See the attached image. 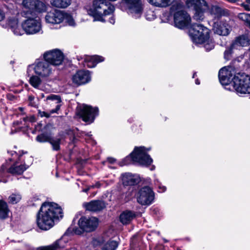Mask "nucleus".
Returning a JSON list of instances; mask_svg holds the SVG:
<instances>
[{
  "label": "nucleus",
  "mask_w": 250,
  "mask_h": 250,
  "mask_svg": "<svg viewBox=\"0 0 250 250\" xmlns=\"http://www.w3.org/2000/svg\"><path fill=\"white\" fill-rule=\"evenodd\" d=\"M177 0H147L151 5L159 8H166Z\"/></svg>",
  "instance_id": "obj_25"
},
{
  "label": "nucleus",
  "mask_w": 250,
  "mask_h": 250,
  "mask_svg": "<svg viewBox=\"0 0 250 250\" xmlns=\"http://www.w3.org/2000/svg\"><path fill=\"white\" fill-rule=\"evenodd\" d=\"M155 184L156 185L158 186L159 188V192H163L166 191V187L161 185V184L159 183V182L158 179H156L155 180Z\"/></svg>",
  "instance_id": "obj_43"
},
{
  "label": "nucleus",
  "mask_w": 250,
  "mask_h": 250,
  "mask_svg": "<svg viewBox=\"0 0 250 250\" xmlns=\"http://www.w3.org/2000/svg\"><path fill=\"white\" fill-rule=\"evenodd\" d=\"M6 169V167L3 165L0 169V182H5V181L2 179L3 177L5 175V174L7 173L5 171Z\"/></svg>",
  "instance_id": "obj_42"
},
{
  "label": "nucleus",
  "mask_w": 250,
  "mask_h": 250,
  "mask_svg": "<svg viewBox=\"0 0 250 250\" xmlns=\"http://www.w3.org/2000/svg\"><path fill=\"white\" fill-rule=\"evenodd\" d=\"M51 4L56 7L64 8L70 4V0H52Z\"/></svg>",
  "instance_id": "obj_32"
},
{
  "label": "nucleus",
  "mask_w": 250,
  "mask_h": 250,
  "mask_svg": "<svg viewBox=\"0 0 250 250\" xmlns=\"http://www.w3.org/2000/svg\"><path fill=\"white\" fill-rule=\"evenodd\" d=\"M195 83L196 84H200V81H199V80L198 79H196L195 80Z\"/></svg>",
  "instance_id": "obj_53"
},
{
  "label": "nucleus",
  "mask_w": 250,
  "mask_h": 250,
  "mask_svg": "<svg viewBox=\"0 0 250 250\" xmlns=\"http://www.w3.org/2000/svg\"><path fill=\"white\" fill-rule=\"evenodd\" d=\"M98 224V219L95 217L87 218L83 216L78 221L80 228H69L65 234H69L73 232L76 234H81L83 231L90 232L94 230Z\"/></svg>",
  "instance_id": "obj_3"
},
{
  "label": "nucleus",
  "mask_w": 250,
  "mask_h": 250,
  "mask_svg": "<svg viewBox=\"0 0 250 250\" xmlns=\"http://www.w3.org/2000/svg\"><path fill=\"white\" fill-rule=\"evenodd\" d=\"M246 1L248 4H250V0H246Z\"/></svg>",
  "instance_id": "obj_58"
},
{
  "label": "nucleus",
  "mask_w": 250,
  "mask_h": 250,
  "mask_svg": "<svg viewBox=\"0 0 250 250\" xmlns=\"http://www.w3.org/2000/svg\"><path fill=\"white\" fill-rule=\"evenodd\" d=\"M90 189V187H88L86 188L83 189V191L84 192H87Z\"/></svg>",
  "instance_id": "obj_52"
},
{
  "label": "nucleus",
  "mask_w": 250,
  "mask_h": 250,
  "mask_svg": "<svg viewBox=\"0 0 250 250\" xmlns=\"http://www.w3.org/2000/svg\"><path fill=\"white\" fill-rule=\"evenodd\" d=\"M187 5L195 11L193 19L196 21H202L204 19V10L203 6L207 5L205 0H187Z\"/></svg>",
  "instance_id": "obj_13"
},
{
  "label": "nucleus",
  "mask_w": 250,
  "mask_h": 250,
  "mask_svg": "<svg viewBox=\"0 0 250 250\" xmlns=\"http://www.w3.org/2000/svg\"><path fill=\"white\" fill-rule=\"evenodd\" d=\"M107 161L109 162V163L113 164L115 162V159L113 158H108L107 159Z\"/></svg>",
  "instance_id": "obj_49"
},
{
  "label": "nucleus",
  "mask_w": 250,
  "mask_h": 250,
  "mask_svg": "<svg viewBox=\"0 0 250 250\" xmlns=\"http://www.w3.org/2000/svg\"><path fill=\"white\" fill-rule=\"evenodd\" d=\"M46 101H48V104H55V108L49 110V112L38 111V114L41 117H45L47 118H49L51 115L54 113H58L61 106V97L57 95L51 94L46 97Z\"/></svg>",
  "instance_id": "obj_15"
},
{
  "label": "nucleus",
  "mask_w": 250,
  "mask_h": 250,
  "mask_svg": "<svg viewBox=\"0 0 250 250\" xmlns=\"http://www.w3.org/2000/svg\"><path fill=\"white\" fill-rule=\"evenodd\" d=\"M30 68H33L36 74L43 79L51 77L55 70V67L44 59L36 62L33 64L29 66L28 70Z\"/></svg>",
  "instance_id": "obj_6"
},
{
  "label": "nucleus",
  "mask_w": 250,
  "mask_h": 250,
  "mask_svg": "<svg viewBox=\"0 0 250 250\" xmlns=\"http://www.w3.org/2000/svg\"><path fill=\"white\" fill-rule=\"evenodd\" d=\"M65 241L64 240L63 238L57 240L52 245L42 247L38 248V250H60L63 249L65 247Z\"/></svg>",
  "instance_id": "obj_24"
},
{
  "label": "nucleus",
  "mask_w": 250,
  "mask_h": 250,
  "mask_svg": "<svg viewBox=\"0 0 250 250\" xmlns=\"http://www.w3.org/2000/svg\"><path fill=\"white\" fill-rule=\"evenodd\" d=\"M19 110H20L21 112H22L23 111V108L22 107H19Z\"/></svg>",
  "instance_id": "obj_57"
},
{
  "label": "nucleus",
  "mask_w": 250,
  "mask_h": 250,
  "mask_svg": "<svg viewBox=\"0 0 250 250\" xmlns=\"http://www.w3.org/2000/svg\"><path fill=\"white\" fill-rule=\"evenodd\" d=\"M104 239L103 237H98L94 238L92 241V244L94 247L100 246L104 243Z\"/></svg>",
  "instance_id": "obj_41"
},
{
  "label": "nucleus",
  "mask_w": 250,
  "mask_h": 250,
  "mask_svg": "<svg viewBox=\"0 0 250 250\" xmlns=\"http://www.w3.org/2000/svg\"><path fill=\"white\" fill-rule=\"evenodd\" d=\"M21 199V195L20 194H12L9 197L10 203L15 204L17 203Z\"/></svg>",
  "instance_id": "obj_37"
},
{
  "label": "nucleus",
  "mask_w": 250,
  "mask_h": 250,
  "mask_svg": "<svg viewBox=\"0 0 250 250\" xmlns=\"http://www.w3.org/2000/svg\"><path fill=\"white\" fill-rule=\"evenodd\" d=\"M238 18L245 22V25L250 29V14L242 13L238 15Z\"/></svg>",
  "instance_id": "obj_33"
},
{
  "label": "nucleus",
  "mask_w": 250,
  "mask_h": 250,
  "mask_svg": "<svg viewBox=\"0 0 250 250\" xmlns=\"http://www.w3.org/2000/svg\"><path fill=\"white\" fill-rule=\"evenodd\" d=\"M67 22L70 26H74L75 25V21L71 17H68L67 18Z\"/></svg>",
  "instance_id": "obj_45"
},
{
  "label": "nucleus",
  "mask_w": 250,
  "mask_h": 250,
  "mask_svg": "<svg viewBox=\"0 0 250 250\" xmlns=\"http://www.w3.org/2000/svg\"><path fill=\"white\" fill-rule=\"evenodd\" d=\"M248 44V38L245 36H242L236 39L234 42L232 43V47H236L237 46H245Z\"/></svg>",
  "instance_id": "obj_30"
},
{
  "label": "nucleus",
  "mask_w": 250,
  "mask_h": 250,
  "mask_svg": "<svg viewBox=\"0 0 250 250\" xmlns=\"http://www.w3.org/2000/svg\"><path fill=\"white\" fill-rule=\"evenodd\" d=\"M51 136L47 134L42 133L36 137V140L40 143L49 142Z\"/></svg>",
  "instance_id": "obj_36"
},
{
  "label": "nucleus",
  "mask_w": 250,
  "mask_h": 250,
  "mask_svg": "<svg viewBox=\"0 0 250 250\" xmlns=\"http://www.w3.org/2000/svg\"><path fill=\"white\" fill-rule=\"evenodd\" d=\"M214 48V44L212 43H206L205 44V48L207 51H210Z\"/></svg>",
  "instance_id": "obj_46"
},
{
  "label": "nucleus",
  "mask_w": 250,
  "mask_h": 250,
  "mask_svg": "<svg viewBox=\"0 0 250 250\" xmlns=\"http://www.w3.org/2000/svg\"><path fill=\"white\" fill-rule=\"evenodd\" d=\"M22 16H27L35 12H42L45 9L44 4L38 0H23Z\"/></svg>",
  "instance_id": "obj_11"
},
{
  "label": "nucleus",
  "mask_w": 250,
  "mask_h": 250,
  "mask_svg": "<svg viewBox=\"0 0 250 250\" xmlns=\"http://www.w3.org/2000/svg\"><path fill=\"white\" fill-rule=\"evenodd\" d=\"M8 153H10V155H13L14 154H16V152H13V151H11L10 152H9V151H8Z\"/></svg>",
  "instance_id": "obj_54"
},
{
  "label": "nucleus",
  "mask_w": 250,
  "mask_h": 250,
  "mask_svg": "<svg viewBox=\"0 0 250 250\" xmlns=\"http://www.w3.org/2000/svg\"><path fill=\"white\" fill-rule=\"evenodd\" d=\"M130 157H127L126 158H125V161H127V160L129 159Z\"/></svg>",
  "instance_id": "obj_60"
},
{
  "label": "nucleus",
  "mask_w": 250,
  "mask_h": 250,
  "mask_svg": "<svg viewBox=\"0 0 250 250\" xmlns=\"http://www.w3.org/2000/svg\"><path fill=\"white\" fill-rule=\"evenodd\" d=\"M12 31L14 33V34L17 36H21L24 34V31L23 30V29L22 28L21 29L20 27L18 26V25L14 27Z\"/></svg>",
  "instance_id": "obj_40"
},
{
  "label": "nucleus",
  "mask_w": 250,
  "mask_h": 250,
  "mask_svg": "<svg viewBox=\"0 0 250 250\" xmlns=\"http://www.w3.org/2000/svg\"><path fill=\"white\" fill-rule=\"evenodd\" d=\"M29 165H19L18 163L16 162L13 164L9 169L8 172L13 174H21L28 167Z\"/></svg>",
  "instance_id": "obj_26"
},
{
  "label": "nucleus",
  "mask_w": 250,
  "mask_h": 250,
  "mask_svg": "<svg viewBox=\"0 0 250 250\" xmlns=\"http://www.w3.org/2000/svg\"><path fill=\"white\" fill-rule=\"evenodd\" d=\"M34 96H33L32 95L29 96V97H28V100L29 101V104L32 106L35 107L36 106V104L34 103Z\"/></svg>",
  "instance_id": "obj_44"
},
{
  "label": "nucleus",
  "mask_w": 250,
  "mask_h": 250,
  "mask_svg": "<svg viewBox=\"0 0 250 250\" xmlns=\"http://www.w3.org/2000/svg\"><path fill=\"white\" fill-rule=\"evenodd\" d=\"M122 182L124 186H133L140 182V178L138 175L125 173L122 174Z\"/></svg>",
  "instance_id": "obj_23"
},
{
  "label": "nucleus",
  "mask_w": 250,
  "mask_h": 250,
  "mask_svg": "<svg viewBox=\"0 0 250 250\" xmlns=\"http://www.w3.org/2000/svg\"><path fill=\"white\" fill-rule=\"evenodd\" d=\"M43 58L55 67L62 63L64 56L60 50L55 49L45 52L43 54Z\"/></svg>",
  "instance_id": "obj_16"
},
{
  "label": "nucleus",
  "mask_w": 250,
  "mask_h": 250,
  "mask_svg": "<svg viewBox=\"0 0 250 250\" xmlns=\"http://www.w3.org/2000/svg\"><path fill=\"white\" fill-rule=\"evenodd\" d=\"M126 164H127V163L125 162L124 165H126Z\"/></svg>",
  "instance_id": "obj_64"
},
{
  "label": "nucleus",
  "mask_w": 250,
  "mask_h": 250,
  "mask_svg": "<svg viewBox=\"0 0 250 250\" xmlns=\"http://www.w3.org/2000/svg\"><path fill=\"white\" fill-rule=\"evenodd\" d=\"M109 21L110 22V23H112V24H114L115 23V19L113 17H111L110 19H109Z\"/></svg>",
  "instance_id": "obj_50"
},
{
  "label": "nucleus",
  "mask_w": 250,
  "mask_h": 250,
  "mask_svg": "<svg viewBox=\"0 0 250 250\" xmlns=\"http://www.w3.org/2000/svg\"><path fill=\"white\" fill-rule=\"evenodd\" d=\"M183 6L181 3H176L171 7L172 11L177 10L174 14V23L179 29L187 27L191 20L189 15L183 9Z\"/></svg>",
  "instance_id": "obj_4"
},
{
  "label": "nucleus",
  "mask_w": 250,
  "mask_h": 250,
  "mask_svg": "<svg viewBox=\"0 0 250 250\" xmlns=\"http://www.w3.org/2000/svg\"><path fill=\"white\" fill-rule=\"evenodd\" d=\"M236 70L233 66H228L222 68L219 71L218 77L222 85H229L233 82V77L237 74Z\"/></svg>",
  "instance_id": "obj_14"
},
{
  "label": "nucleus",
  "mask_w": 250,
  "mask_h": 250,
  "mask_svg": "<svg viewBox=\"0 0 250 250\" xmlns=\"http://www.w3.org/2000/svg\"><path fill=\"white\" fill-rule=\"evenodd\" d=\"M114 10V5L110 2L105 0H94L88 13L94 18V21L104 22L103 16L112 13Z\"/></svg>",
  "instance_id": "obj_2"
},
{
  "label": "nucleus",
  "mask_w": 250,
  "mask_h": 250,
  "mask_svg": "<svg viewBox=\"0 0 250 250\" xmlns=\"http://www.w3.org/2000/svg\"><path fill=\"white\" fill-rule=\"evenodd\" d=\"M235 47H232V44L224 52V58L226 60L230 59V57L232 53V50Z\"/></svg>",
  "instance_id": "obj_39"
},
{
  "label": "nucleus",
  "mask_w": 250,
  "mask_h": 250,
  "mask_svg": "<svg viewBox=\"0 0 250 250\" xmlns=\"http://www.w3.org/2000/svg\"><path fill=\"white\" fill-rule=\"evenodd\" d=\"M233 87L239 94L250 93V76L244 73H237L233 79Z\"/></svg>",
  "instance_id": "obj_7"
},
{
  "label": "nucleus",
  "mask_w": 250,
  "mask_h": 250,
  "mask_svg": "<svg viewBox=\"0 0 250 250\" xmlns=\"http://www.w3.org/2000/svg\"><path fill=\"white\" fill-rule=\"evenodd\" d=\"M189 34L192 41L195 43H206L209 37V29L201 24H193Z\"/></svg>",
  "instance_id": "obj_5"
},
{
  "label": "nucleus",
  "mask_w": 250,
  "mask_h": 250,
  "mask_svg": "<svg viewBox=\"0 0 250 250\" xmlns=\"http://www.w3.org/2000/svg\"><path fill=\"white\" fill-rule=\"evenodd\" d=\"M9 209L7 203L3 200H0V218L5 219L7 217Z\"/></svg>",
  "instance_id": "obj_31"
},
{
  "label": "nucleus",
  "mask_w": 250,
  "mask_h": 250,
  "mask_svg": "<svg viewBox=\"0 0 250 250\" xmlns=\"http://www.w3.org/2000/svg\"><path fill=\"white\" fill-rule=\"evenodd\" d=\"M83 206L86 210L92 212L100 211L106 207L105 203L102 200H93L84 203Z\"/></svg>",
  "instance_id": "obj_20"
},
{
  "label": "nucleus",
  "mask_w": 250,
  "mask_h": 250,
  "mask_svg": "<svg viewBox=\"0 0 250 250\" xmlns=\"http://www.w3.org/2000/svg\"><path fill=\"white\" fill-rule=\"evenodd\" d=\"M62 209L53 202H44L40 208L37 216V224L42 230H48L54 225L56 219L62 218Z\"/></svg>",
  "instance_id": "obj_1"
},
{
  "label": "nucleus",
  "mask_w": 250,
  "mask_h": 250,
  "mask_svg": "<svg viewBox=\"0 0 250 250\" xmlns=\"http://www.w3.org/2000/svg\"><path fill=\"white\" fill-rule=\"evenodd\" d=\"M240 5L243 7L244 9L247 11H250V6L248 4H245V3H242Z\"/></svg>",
  "instance_id": "obj_47"
},
{
  "label": "nucleus",
  "mask_w": 250,
  "mask_h": 250,
  "mask_svg": "<svg viewBox=\"0 0 250 250\" xmlns=\"http://www.w3.org/2000/svg\"><path fill=\"white\" fill-rule=\"evenodd\" d=\"M65 18L64 14L60 10H53L48 12L45 16V21L51 24H59Z\"/></svg>",
  "instance_id": "obj_19"
},
{
  "label": "nucleus",
  "mask_w": 250,
  "mask_h": 250,
  "mask_svg": "<svg viewBox=\"0 0 250 250\" xmlns=\"http://www.w3.org/2000/svg\"><path fill=\"white\" fill-rule=\"evenodd\" d=\"M86 135L87 136V137H89V138H90V137H91V134H89V133H87V134H86Z\"/></svg>",
  "instance_id": "obj_59"
},
{
  "label": "nucleus",
  "mask_w": 250,
  "mask_h": 250,
  "mask_svg": "<svg viewBox=\"0 0 250 250\" xmlns=\"http://www.w3.org/2000/svg\"><path fill=\"white\" fill-rule=\"evenodd\" d=\"M127 13L135 19L141 17L143 7L141 0H123Z\"/></svg>",
  "instance_id": "obj_9"
},
{
  "label": "nucleus",
  "mask_w": 250,
  "mask_h": 250,
  "mask_svg": "<svg viewBox=\"0 0 250 250\" xmlns=\"http://www.w3.org/2000/svg\"><path fill=\"white\" fill-rule=\"evenodd\" d=\"M154 197V192L152 188L148 186H145L138 191L137 201L142 206H149L152 203Z\"/></svg>",
  "instance_id": "obj_10"
},
{
  "label": "nucleus",
  "mask_w": 250,
  "mask_h": 250,
  "mask_svg": "<svg viewBox=\"0 0 250 250\" xmlns=\"http://www.w3.org/2000/svg\"><path fill=\"white\" fill-rule=\"evenodd\" d=\"M41 77L38 75H34L30 77L29 83L35 88H38L41 83Z\"/></svg>",
  "instance_id": "obj_34"
},
{
  "label": "nucleus",
  "mask_w": 250,
  "mask_h": 250,
  "mask_svg": "<svg viewBox=\"0 0 250 250\" xmlns=\"http://www.w3.org/2000/svg\"><path fill=\"white\" fill-rule=\"evenodd\" d=\"M5 17V14L2 10L0 9V21H2Z\"/></svg>",
  "instance_id": "obj_48"
},
{
  "label": "nucleus",
  "mask_w": 250,
  "mask_h": 250,
  "mask_svg": "<svg viewBox=\"0 0 250 250\" xmlns=\"http://www.w3.org/2000/svg\"><path fill=\"white\" fill-rule=\"evenodd\" d=\"M118 243L115 241H110L106 243L102 250H115L118 247Z\"/></svg>",
  "instance_id": "obj_35"
},
{
  "label": "nucleus",
  "mask_w": 250,
  "mask_h": 250,
  "mask_svg": "<svg viewBox=\"0 0 250 250\" xmlns=\"http://www.w3.org/2000/svg\"><path fill=\"white\" fill-rule=\"evenodd\" d=\"M79 114L83 120L89 124L93 122L96 116L98 115V108L92 107L87 105H83L81 109Z\"/></svg>",
  "instance_id": "obj_17"
},
{
  "label": "nucleus",
  "mask_w": 250,
  "mask_h": 250,
  "mask_svg": "<svg viewBox=\"0 0 250 250\" xmlns=\"http://www.w3.org/2000/svg\"><path fill=\"white\" fill-rule=\"evenodd\" d=\"M14 125H19V121H17V122H15L14 123Z\"/></svg>",
  "instance_id": "obj_56"
},
{
  "label": "nucleus",
  "mask_w": 250,
  "mask_h": 250,
  "mask_svg": "<svg viewBox=\"0 0 250 250\" xmlns=\"http://www.w3.org/2000/svg\"><path fill=\"white\" fill-rule=\"evenodd\" d=\"M18 20L16 18H10L7 21V24L11 30L18 25Z\"/></svg>",
  "instance_id": "obj_38"
},
{
  "label": "nucleus",
  "mask_w": 250,
  "mask_h": 250,
  "mask_svg": "<svg viewBox=\"0 0 250 250\" xmlns=\"http://www.w3.org/2000/svg\"><path fill=\"white\" fill-rule=\"evenodd\" d=\"M136 216L134 212L130 210H125L120 215V220L123 224L129 223Z\"/></svg>",
  "instance_id": "obj_27"
},
{
  "label": "nucleus",
  "mask_w": 250,
  "mask_h": 250,
  "mask_svg": "<svg viewBox=\"0 0 250 250\" xmlns=\"http://www.w3.org/2000/svg\"><path fill=\"white\" fill-rule=\"evenodd\" d=\"M62 139V136L60 135L56 137L51 136L49 143L51 145L54 151H59L60 149V144Z\"/></svg>",
  "instance_id": "obj_28"
},
{
  "label": "nucleus",
  "mask_w": 250,
  "mask_h": 250,
  "mask_svg": "<svg viewBox=\"0 0 250 250\" xmlns=\"http://www.w3.org/2000/svg\"><path fill=\"white\" fill-rule=\"evenodd\" d=\"M83 65L89 68L95 67L99 62H103L104 58L100 56H84L83 58Z\"/></svg>",
  "instance_id": "obj_22"
},
{
  "label": "nucleus",
  "mask_w": 250,
  "mask_h": 250,
  "mask_svg": "<svg viewBox=\"0 0 250 250\" xmlns=\"http://www.w3.org/2000/svg\"><path fill=\"white\" fill-rule=\"evenodd\" d=\"M100 186H101V185H100V183H97V184H96V185H95V186H96V187H98V188H99V187H100Z\"/></svg>",
  "instance_id": "obj_55"
},
{
  "label": "nucleus",
  "mask_w": 250,
  "mask_h": 250,
  "mask_svg": "<svg viewBox=\"0 0 250 250\" xmlns=\"http://www.w3.org/2000/svg\"><path fill=\"white\" fill-rule=\"evenodd\" d=\"M21 27L27 35H33L42 31V25L39 19L29 18L21 23Z\"/></svg>",
  "instance_id": "obj_12"
},
{
  "label": "nucleus",
  "mask_w": 250,
  "mask_h": 250,
  "mask_svg": "<svg viewBox=\"0 0 250 250\" xmlns=\"http://www.w3.org/2000/svg\"><path fill=\"white\" fill-rule=\"evenodd\" d=\"M212 30L214 33L222 36H227L229 33L228 24L223 21L214 22Z\"/></svg>",
  "instance_id": "obj_21"
},
{
  "label": "nucleus",
  "mask_w": 250,
  "mask_h": 250,
  "mask_svg": "<svg viewBox=\"0 0 250 250\" xmlns=\"http://www.w3.org/2000/svg\"><path fill=\"white\" fill-rule=\"evenodd\" d=\"M226 1L230 2V3H235L237 2L238 0H226Z\"/></svg>",
  "instance_id": "obj_51"
},
{
  "label": "nucleus",
  "mask_w": 250,
  "mask_h": 250,
  "mask_svg": "<svg viewBox=\"0 0 250 250\" xmlns=\"http://www.w3.org/2000/svg\"><path fill=\"white\" fill-rule=\"evenodd\" d=\"M150 149V148H146L144 146L135 147L130 156L133 162L138 163L140 165L147 166L152 162V159L147 154V151Z\"/></svg>",
  "instance_id": "obj_8"
},
{
  "label": "nucleus",
  "mask_w": 250,
  "mask_h": 250,
  "mask_svg": "<svg viewBox=\"0 0 250 250\" xmlns=\"http://www.w3.org/2000/svg\"><path fill=\"white\" fill-rule=\"evenodd\" d=\"M224 10L217 5H212L209 9V12L214 18H219L224 15Z\"/></svg>",
  "instance_id": "obj_29"
},
{
  "label": "nucleus",
  "mask_w": 250,
  "mask_h": 250,
  "mask_svg": "<svg viewBox=\"0 0 250 250\" xmlns=\"http://www.w3.org/2000/svg\"><path fill=\"white\" fill-rule=\"evenodd\" d=\"M196 72L194 73L193 75V76H192V78H194L196 75Z\"/></svg>",
  "instance_id": "obj_61"
},
{
  "label": "nucleus",
  "mask_w": 250,
  "mask_h": 250,
  "mask_svg": "<svg viewBox=\"0 0 250 250\" xmlns=\"http://www.w3.org/2000/svg\"><path fill=\"white\" fill-rule=\"evenodd\" d=\"M29 159H30L31 162L33 161V158L31 157H29Z\"/></svg>",
  "instance_id": "obj_62"
},
{
  "label": "nucleus",
  "mask_w": 250,
  "mask_h": 250,
  "mask_svg": "<svg viewBox=\"0 0 250 250\" xmlns=\"http://www.w3.org/2000/svg\"><path fill=\"white\" fill-rule=\"evenodd\" d=\"M90 80L89 71L83 70L77 71L72 77L73 83L77 86L85 84Z\"/></svg>",
  "instance_id": "obj_18"
},
{
  "label": "nucleus",
  "mask_w": 250,
  "mask_h": 250,
  "mask_svg": "<svg viewBox=\"0 0 250 250\" xmlns=\"http://www.w3.org/2000/svg\"><path fill=\"white\" fill-rule=\"evenodd\" d=\"M26 120V119L25 118H23V120H24V121H25V120Z\"/></svg>",
  "instance_id": "obj_63"
}]
</instances>
